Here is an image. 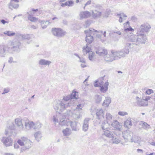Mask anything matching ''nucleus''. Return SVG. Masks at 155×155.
I'll list each match as a JSON object with an SVG mask.
<instances>
[{
	"mask_svg": "<svg viewBox=\"0 0 155 155\" xmlns=\"http://www.w3.org/2000/svg\"><path fill=\"white\" fill-rule=\"evenodd\" d=\"M151 28V26L148 23L141 25L138 30L137 34L131 35L129 38V40L132 42V44L128 43L127 45L130 48H132L133 45H140L145 44L147 40V37L144 32H148Z\"/></svg>",
	"mask_w": 155,
	"mask_h": 155,
	"instance_id": "1",
	"label": "nucleus"
},
{
	"mask_svg": "<svg viewBox=\"0 0 155 155\" xmlns=\"http://www.w3.org/2000/svg\"><path fill=\"white\" fill-rule=\"evenodd\" d=\"M91 47L88 46L87 44L83 48V52L84 55L88 53V58L91 61H93L95 58V54L91 51Z\"/></svg>",
	"mask_w": 155,
	"mask_h": 155,
	"instance_id": "2",
	"label": "nucleus"
},
{
	"mask_svg": "<svg viewBox=\"0 0 155 155\" xmlns=\"http://www.w3.org/2000/svg\"><path fill=\"white\" fill-rule=\"evenodd\" d=\"M93 31L95 32L97 31V30L93 28H90L88 30H86L84 31V32L86 35L85 38L86 41L87 43V44L89 46H90V45L88 44H90L94 40L93 36L92 35V32Z\"/></svg>",
	"mask_w": 155,
	"mask_h": 155,
	"instance_id": "3",
	"label": "nucleus"
},
{
	"mask_svg": "<svg viewBox=\"0 0 155 155\" xmlns=\"http://www.w3.org/2000/svg\"><path fill=\"white\" fill-rule=\"evenodd\" d=\"M72 117L74 119L78 120V119L81 118L82 115L79 113H75L74 111L73 112L71 110L69 109L67 110L63 114L62 117L64 118V119L66 117Z\"/></svg>",
	"mask_w": 155,
	"mask_h": 155,
	"instance_id": "4",
	"label": "nucleus"
},
{
	"mask_svg": "<svg viewBox=\"0 0 155 155\" xmlns=\"http://www.w3.org/2000/svg\"><path fill=\"white\" fill-rule=\"evenodd\" d=\"M61 115L59 112H57L56 115L53 117V120L54 124L58 122V119L60 120L59 124L61 126L66 124V121L64 120V118H62Z\"/></svg>",
	"mask_w": 155,
	"mask_h": 155,
	"instance_id": "5",
	"label": "nucleus"
},
{
	"mask_svg": "<svg viewBox=\"0 0 155 155\" xmlns=\"http://www.w3.org/2000/svg\"><path fill=\"white\" fill-rule=\"evenodd\" d=\"M68 104H65L63 101H59L58 103L56 104L54 106V108L55 110L57 111V112H59L61 114V112H62L68 106Z\"/></svg>",
	"mask_w": 155,
	"mask_h": 155,
	"instance_id": "6",
	"label": "nucleus"
},
{
	"mask_svg": "<svg viewBox=\"0 0 155 155\" xmlns=\"http://www.w3.org/2000/svg\"><path fill=\"white\" fill-rule=\"evenodd\" d=\"M25 119L21 120L19 118H16L15 120V124L19 131L22 130L24 128L23 124L25 123Z\"/></svg>",
	"mask_w": 155,
	"mask_h": 155,
	"instance_id": "7",
	"label": "nucleus"
},
{
	"mask_svg": "<svg viewBox=\"0 0 155 155\" xmlns=\"http://www.w3.org/2000/svg\"><path fill=\"white\" fill-rule=\"evenodd\" d=\"M61 101H63L65 104H69L68 107H70L74 103V101L71 99V97L70 95H68L66 96H64Z\"/></svg>",
	"mask_w": 155,
	"mask_h": 155,
	"instance_id": "8",
	"label": "nucleus"
},
{
	"mask_svg": "<svg viewBox=\"0 0 155 155\" xmlns=\"http://www.w3.org/2000/svg\"><path fill=\"white\" fill-rule=\"evenodd\" d=\"M1 141L3 143L4 145L6 147L10 146L12 145V140L9 137H3Z\"/></svg>",
	"mask_w": 155,
	"mask_h": 155,
	"instance_id": "9",
	"label": "nucleus"
},
{
	"mask_svg": "<svg viewBox=\"0 0 155 155\" xmlns=\"http://www.w3.org/2000/svg\"><path fill=\"white\" fill-rule=\"evenodd\" d=\"M52 32L54 35L57 37H62L64 35L62 30L60 28H53Z\"/></svg>",
	"mask_w": 155,
	"mask_h": 155,
	"instance_id": "10",
	"label": "nucleus"
},
{
	"mask_svg": "<svg viewBox=\"0 0 155 155\" xmlns=\"http://www.w3.org/2000/svg\"><path fill=\"white\" fill-rule=\"evenodd\" d=\"M111 55L115 58V60L124 57V54L122 51H116L114 50L111 51Z\"/></svg>",
	"mask_w": 155,
	"mask_h": 155,
	"instance_id": "11",
	"label": "nucleus"
},
{
	"mask_svg": "<svg viewBox=\"0 0 155 155\" xmlns=\"http://www.w3.org/2000/svg\"><path fill=\"white\" fill-rule=\"evenodd\" d=\"M24 123L25 128L27 130H29L32 128H33L35 126V123L33 121H30L27 118H25Z\"/></svg>",
	"mask_w": 155,
	"mask_h": 155,
	"instance_id": "12",
	"label": "nucleus"
},
{
	"mask_svg": "<svg viewBox=\"0 0 155 155\" xmlns=\"http://www.w3.org/2000/svg\"><path fill=\"white\" fill-rule=\"evenodd\" d=\"M21 45V43L18 41H13L11 43V49L13 51H18Z\"/></svg>",
	"mask_w": 155,
	"mask_h": 155,
	"instance_id": "13",
	"label": "nucleus"
},
{
	"mask_svg": "<svg viewBox=\"0 0 155 155\" xmlns=\"http://www.w3.org/2000/svg\"><path fill=\"white\" fill-rule=\"evenodd\" d=\"M136 103L138 106L139 107L146 106L148 105L147 102L145 101L144 99H140L138 97H136Z\"/></svg>",
	"mask_w": 155,
	"mask_h": 155,
	"instance_id": "14",
	"label": "nucleus"
},
{
	"mask_svg": "<svg viewBox=\"0 0 155 155\" xmlns=\"http://www.w3.org/2000/svg\"><path fill=\"white\" fill-rule=\"evenodd\" d=\"M109 85V82H108V80H107L103 85H100V90L101 92L102 93H106L108 90V86Z\"/></svg>",
	"mask_w": 155,
	"mask_h": 155,
	"instance_id": "15",
	"label": "nucleus"
},
{
	"mask_svg": "<svg viewBox=\"0 0 155 155\" xmlns=\"http://www.w3.org/2000/svg\"><path fill=\"white\" fill-rule=\"evenodd\" d=\"M96 53L99 56H103L107 54V50L104 48H99L96 51Z\"/></svg>",
	"mask_w": 155,
	"mask_h": 155,
	"instance_id": "16",
	"label": "nucleus"
},
{
	"mask_svg": "<svg viewBox=\"0 0 155 155\" xmlns=\"http://www.w3.org/2000/svg\"><path fill=\"white\" fill-rule=\"evenodd\" d=\"M97 118L99 120L104 118V110L101 109H97L96 114Z\"/></svg>",
	"mask_w": 155,
	"mask_h": 155,
	"instance_id": "17",
	"label": "nucleus"
},
{
	"mask_svg": "<svg viewBox=\"0 0 155 155\" xmlns=\"http://www.w3.org/2000/svg\"><path fill=\"white\" fill-rule=\"evenodd\" d=\"M105 76L104 75L103 77H102L99 78L97 81H96L94 84V85L95 87H99L100 85H102L104 84L103 81L104 78Z\"/></svg>",
	"mask_w": 155,
	"mask_h": 155,
	"instance_id": "18",
	"label": "nucleus"
},
{
	"mask_svg": "<svg viewBox=\"0 0 155 155\" xmlns=\"http://www.w3.org/2000/svg\"><path fill=\"white\" fill-rule=\"evenodd\" d=\"M104 60L107 61L111 62L115 60V58L113 55H111V52L110 53L106 54L104 56Z\"/></svg>",
	"mask_w": 155,
	"mask_h": 155,
	"instance_id": "19",
	"label": "nucleus"
},
{
	"mask_svg": "<svg viewBox=\"0 0 155 155\" xmlns=\"http://www.w3.org/2000/svg\"><path fill=\"white\" fill-rule=\"evenodd\" d=\"M90 120V118H87L84 120L83 126V130L84 132L86 131L88 129L89 122Z\"/></svg>",
	"mask_w": 155,
	"mask_h": 155,
	"instance_id": "20",
	"label": "nucleus"
},
{
	"mask_svg": "<svg viewBox=\"0 0 155 155\" xmlns=\"http://www.w3.org/2000/svg\"><path fill=\"white\" fill-rule=\"evenodd\" d=\"M123 137L126 142L127 141L131 139L132 138L131 134L129 131L124 132L123 133Z\"/></svg>",
	"mask_w": 155,
	"mask_h": 155,
	"instance_id": "21",
	"label": "nucleus"
},
{
	"mask_svg": "<svg viewBox=\"0 0 155 155\" xmlns=\"http://www.w3.org/2000/svg\"><path fill=\"white\" fill-rule=\"evenodd\" d=\"M130 41L131 42V43H127L126 44V46H125V47L124 49H122L121 51H122L123 52V53H124V57L125 56V55L126 54H129V50L128 49V47H129V48H133L134 47H135V46L137 45H133L131 46L132 47H133L132 48H130L129 46H127V45L128 43L132 44V43H133V42H132L130 40ZM138 45L139 46V45Z\"/></svg>",
	"mask_w": 155,
	"mask_h": 155,
	"instance_id": "22",
	"label": "nucleus"
},
{
	"mask_svg": "<svg viewBox=\"0 0 155 155\" xmlns=\"http://www.w3.org/2000/svg\"><path fill=\"white\" fill-rule=\"evenodd\" d=\"M79 15L81 19L87 18L90 16L91 13L88 11H85L80 12Z\"/></svg>",
	"mask_w": 155,
	"mask_h": 155,
	"instance_id": "23",
	"label": "nucleus"
},
{
	"mask_svg": "<svg viewBox=\"0 0 155 155\" xmlns=\"http://www.w3.org/2000/svg\"><path fill=\"white\" fill-rule=\"evenodd\" d=\"M24 141L25 142V147H23L24 148V150L28 149L30 148L31 147V143L30 140H28L26 138H25Z\"/></svg>",
	"mask_w": 155,
	"mask_h": 155,
	"instance_id": "24",
	"label": "nucleus"
},
{
	"mask_svg": "<svg viewBox=\"0 0 155 155\" xmlns=\"http://www.w3.org/2000/svg\"><path fill=\"white\" fill-rule=\"evenodd\" d=\"M102 135H104L109 138H114V136L112 132L108 130L104 131V133L102 134Z\"/></svg>",
	"mask_w": 155,
	"mask_h": 155,
	"instance_id": "25",
	"label": "nucleus"
},
{
	"mask_svg": "<svg viewBox=\"0 0 155 155\" xmlns=\"http://www.w3.org/2000/svg\"><path fill=\"white\" fill-rule=\"evenodd\" d=\"M110 123V125L113 127L118 130H120V123L117 120H114L113 122L111 121Z\"/></svg>",
	"mask_w": 155,
	"mask_h": 155,
	"instance_id": "26",
	"label": "nucleus"
},
{
	"mask_svg": "<svg viewBox=\"0 0 155 155\" xmlns=\"http://www.w3.org/2000/svg\"><path fill=\"white\" fill-rule=\"evenodd\" d=\"M101 12L95 10L92 11V15L94 18H100L102 15Z\"/></svg>",
	"mask_w": 155,
	"mask_h": 155,
	"instance_id": "27",
	"label": "nucleus"
},
{
	"mask_svg": "<svg viewBox=\"0 0 155 155\" xmlns=\"http://www.w3.org/2000/svg\"><path fill=\"white\" fill-rule=\"evenodd\" d=\"M19 4H16L12 2H10L8 4V8L12 10L14 9H17L19 7Z\"/></svg>",
	"mask_w": 155,
	"mask_h": 155,
	"instance_id": "28",
	"label": "nucleus"
},
{
	"mask_svg": "<svg viewBox=\"0 0 155 155\" xmlns=\"http://www.w3.org/2000/svg\"><path fill=\"white\" fill-rule=\"evenodd\" d=\"M27 14L28 15V18L31 21L35 22L38 21V18L36 17H33L32 16L33 15L32 12H27Z\"/></svg>",
	"mask_w": 155,
	"mask_h": 155,
	"instance_id": "29",
	"label": "nucleus"
},
{
	"mask_svg": "<svg viewBox=\"0 0 155 155\" xmlns=\"http://www.w3.org/2000/svg\"><path fill=\"white\" fill-rule=\"evenodd\" d=\"M51 63V61L44 59L40 60L38 62L39 64L41 65H49Z\"/></svg>",
	"mask_w": 155,
	"mask_h": 155,
	"instance_id": "30",
	"label": "nucleus"
},
{
	"mask_svg": "<svg viewBox=\"0 0 155 155\" xmlns=\"http://www.w3.org/2000/svg\"><path fill=\"white\" fill-rule=\"evenodd\" d=\"M110 123L107 121V120H104L102 123L101 125V128L103 130L107 129L109 126L110 125Z\"/></svg>",
	"mask_w": 155,
	"mask_h": 155,
	"instance_id": "31",
	"label": "nucleus"
},
{
	"mask_svg": "<svg viewBox=\"0 0 155 155\" xmlns=\"http://www.w3.org/2000/svg\"><path fill=\"white\" fill-rule=\"evenodd\" d=\"M139 125L142 126V127L145 130L150 128V126L147 123L144 121H140L139 123Z\"/></svg>",
	"mask_w": 155,
	"mask_h": 155,
	"instance_id": "32",
	"label": "nucleus"
},
{
	"mask_svg": "<svg viewBox=\"0 0 155 155\" xmlns=\"http://www.w3.org/2000/svg\"><path fill=\"white\" fill-rule=\"evenodd\" d=\"M83 107V105L81 104H79L77 106L76 109L74 110V111L75 113H79L81 115L82 112V108Z\"/></svg>",
	"mask_w": 155,
	"mask_h": 155,
	"instance_id": "33",
	"label": "nucleus"
},
{
	"mask_svg": "<svg viewBox=\"0 0 155 155\" xmlns=\"http://www.w3.org/2000/svg\"><path fill=\"white\" fill-rule=\"evenodd\" d=\"M111 101V99L110 97H106L102 105L105 107H107L109 106Z\"/></svg>",
	"mask_w": 155,
	"mask_h": 155,
	"instance_id": "34",
	"label": "nucleus"
},
{
	"mask_svg": "<svg viewBox=\"0 0 155 155\" xmlns=\"http://www.w3.org/2000/svg\"><path fill=\"white\" fill-rule=\"evenodd\" d=\"M132 124L131 121V119L128 118L124 123V126L127 128H129Z\"/></svg>",
	"mask_w": 155,
	"mask_h": 155,
	"instance_id": "35",
	"label": "nucleus"
},
{
	"mask_svg": "<svg viewBox=\"0 0 155 155\" xmlns=\"http://www.w3.org/2000/svg\"><path fill=\"white\" fill-rule=\"evenodd\" d=\"M62 132L64 136H69L71 134V130L69 128H66L62 130Z\"/></svg>",
	"mask_w": 155,
	"mask_h": 155,
	"instance_id": "36",
	"label": "nucleus"
},
{
	"mask_svg": "<svg viewBox=\"0 0 155 155\" xmlns=\"http://www.w3.org/2000/svg\"><path fill=\"white\" fill-rule=\"evenodd\" d=\"M77 122H72L71 123V126L73 130L76 131L79 130V129L77 127Z\"/></svg>",
	"mask_w": 155,
	"mask_h": 155,
	"instance_id": "37",
	"label": "nucleus"
},
{
	"mask_svg": "<svg viewBox=\"0 0 155 155\" xmlns=\"http://www.w3.org/2000/svg\"><path fill=\"white\" fill-rule=\"evenodd\" d=\"M34 136L35 139L38 142L41 137V132L38 131L36 132L35 133Z\"/></svg>",
	"mask_w": 155,
	"mask_h": 155,
	"instance_id": "38",
	"label": "nucleus"
},
{
	"mask_svg": "<svg viewBox=\"0 0 155 155\" xmlns=\"http://www.w3.org/2000/svg\"><path fill=\"white\" fill-rule=\"evenodd\" d=\"M106 118L107 121L109 123L111 121L112 115L109 113H107L106 114Z\"/></svg>",
	"mask_w": 155,
	"mask_h": 155,
	"instance_id": "39",
	"label": "nucleus"
},
{
	"mask_svg": "<svg viewBox=\"0 0 155 155\" xmlns=\"http://www.w3.org/2000/svg\"><path fill=\"white\" fill-rule=\"evenodd\" d=\"M6 47L4 46L2 49L0 50V55L2 57H4L5 54V52L6 51Z\"/></svg>",
	"mask_w": 155,
	"mask_h": 155,
	"instance_id": "40",
	"label": "nucleus"
},
{
	"mask_svg": "<svg viewBox=\"0 0 155 155\" xmlns=\"http://www.w3.org/2000/svg\"><path fill=\"white\" fill-rule=\"evenodd\" d=\"M4 34L8 36H12L15 35V34L12 31H6L4 32Z\"/></svg>",
	"mask_w": 155,
	"mask_h": 155,
	"instance_id": "41",
	"label": "nucleus"
},
{
	"mask_svg": "<svg viewBox=\"0 0 155 155\" xmlns=\"http://www.w3.org/2000/svg\"><path fill=\"white\" fill-rule=\"evenodd\" d=\"M42 124L39 122H37L35 124V126L33 127V128L35 129H39L41 127Z\"/></svg>",
	"mask_w": 155,
	"mask_h": 155,
	"instance_id": "42",
	"label": "nucleus"
},
{
	"mask_svg": "<svg viewBox=\"0 0 155 155\" xmlns=\"http://www.w3.org/2000/svg\"><path fill=\"white\" fill-rule=\"evenodd\" d=\"M24 138V137L21 138V139H19L17 141L18 143L21 146L24 145H25Z\"/></svg>",
	"mask_w": 155,
	"mask_h": 155,
	"instance_id": "43",
	"label": "nucleus"
},
{
	"mask_svg": "<svg viewBox=\"0 0 155 155\" xmlns=\"http://www.w3.org/2000/svg\"><path fill=\"white\" fill-rule=\"evenodd\" d=\"M31 38L30 35L28 34L23 35H22V39L29 40Z\"/></svg>",
	"mask_w": 155,
	"mask_h": 155,
	"instance_id": "44",
	"label": "nucleus"
},
{
	"mask_svg": "<svg viewBox=\"0 0 155 155\" xmlns=\"http://www.w3.org/2000/svg\"><path fill=\"white\" fill-rule=\"evenodd\" d=\"M110 11L109 10H107L104 12V13L103 14V17H104L107 18L109 15H110Z\"/></svg>",
	"mask_w": 155,
	"mask_h": 155,
	"instance_id": "45",
	"label": "nucleus"
},
{
	"mask_svg": "<svg viewBox=\"0 0 155 155\" xmlns=\"http://www.w3.org/2000/svg\"><path fill=\"white\" fill-rule=\"evenodd\" d=\"M140 138L138 137L137 136L133 138H132L131 140L132 142H134L135 143H138L140 142L139 140Z\"/></svg>",
	"mask_w": 155,
	"mask_h": 155,
	"instance_id": "46",
	"label": "nucleus"
},
{
	"mask_svg": "<svg viewBox=\"0 0 155 155\" xmlns=\"http://www.w3.org/2000/svg\"><path fill=\"white\" fill-rule=\"evenodd\" d=\"M112 140L113 141L112 143H114L118 144L120 142V140H119L114 137V138H112Z\"/></svg>",
	"mask_w": 155,
	"mask_h": 155,
	"instance_id": "47",
	"label": "nucleus"
},
{
	"mask_svg": "<svg viewBox=\"0 0 155 155\" xmlns=\"http://www.w3.org/2000/svg\"><path fill=\"white\" fill-rule=\"evenodd\" d=\"M77 93V92H74L72 93L70 95L71 97V99L72 100H74V99H77V98L76 97V94Z\"/></svg>",
	"mask_w": 155,
	"mask_h": 155,
	"instance_id": "48",
	"label": "nucleus"
},
{
	"mask_svg": "<svg viewBox=\"0 0 155 155\" xmlns=\"http://www.w3.org/2000/svg\"><path fill=\"white\" fill-rule=\"evenodd\" d=\"M118 114L119 115L124 116L127 115L128 113L126 112L119 111L118 112Z\"/></svg>",
	"mask_w": 155,
	"mask_h": 155,
	"instance_id": "49",
	"label": "nucleus"
},
{
	"mask_svg": "<svg viewBox=\"0 0 155 155\" xmlns=\"http://www.w3.org/2000/svg\"><path fill=\"white\" fill-rule=\"evenodd\" d=\"M96 99L97 102H100L102 100L101 97L98 95L96 96Z\"/></svg>",
	"mask_w": 155,
	"mask_h": 155,
	"instance_id": "50",
	"label": "nucleus"
},
{
	"mask_svg": "<svg viewBox=\"0 0 155 155\" xmlns=\"http://www.w3.org/2000/svg\"><path fill=\"white\" fill-rule=\"evenodd\" d=\"M10 91V89L8 88H5L4 89L3 92L2 93V94L8 93Z\"/></svg>",
	"mask_w": 155,
	"mask_h": 155,
	"instance_id": "51",
	"label": "nucleus"
},
{
	"mask_svg": "<svg viewBox=\"0 0 155 155\" xmlns=\"http://www.w3.org/2000/svg\"><path fill=\"white\" fill-rule=\"evenodd\" d=\"M134 31V29L132 28L131 27L124 29V31Z\"/></svg>",
	"mask_w": 155,
	"mask_h": 155,
	"instance_id": "52",
	"label": "nucleus"
},
{
	"mask_svg": "<svg viewBox=\"0 0 155 155\" xmlns=\"http://www.w3.org/2000/svg\"><path fill=\"white\" fill-rule=\"evenodd\" d=\"M68 2V6H72L74 4V2L71 1H69Z\"/></svg>",
	"mask_w": 155,
	"mask_h": 155,
	"instance_id": "53",
	"label": "nucleus"
},
{
	"mask_svg": "<svg viewBox=\"0 0 155 155\" xmlns=\"http://www.w3.org/2000/svg\"><path fill=\"white\" fill-rule=\"evenodd\" d=\"M153 92V90L151 89H148L146 91V93L148 95L150 94Z\"/></svg>",
	"mask_w": 155,
	"mask_h": 155,
	"instance_id": "54",
	"label": "nucleus"
},
{
	"mask_svg": "<svg viewBox=\"0 0 155 155\" xmlns=\"http://www.w3.org/2000/svg\"><path fill=\"white\" fill-rule=\"evenodd\" d=\"M9 128L11 130H14L15 129V126L14 124H12L9 127Z\"/></svg>",
	"mask_w": 155,
	"mask_h": 155,
	"instance_id": "55",
	"label": "nucleus"
},
{
	"mask_svg": "<svg viewBox=\"0 0 155 155\" xmlns=\"http://www.w3.org/2000/svg\"><path fill=\"white\" fill-rule=\"evenodd\" d=\"M99 33H103V35H104V37H106V32L105 31H104L103 33V31H98L97 32Z\"/></svg>",
	"mask_w": 155,
	"mask_h": 155,
	"instance_id": "56",
	"label": "nucleus"
},
{
	"mask_svg": "<svg viewBox=\"0 0 155 155\" xmlns=\"http://www.w3.org/2000/svg\"><path fill=\"white\" fill-rule=\"evenodd\" d=\"M132 21L134 22L137 21V18L135 16H132L131 18Z\"/></svg>",
	"mask_w": 155,
	"mask_h": 155,
	"instance_id": "57",
	"label": "nucleus"
},
{
	"mask_svg": "<svg viewBox=\"0 0 155 155\" xmlns=\"http://www.w3.org/2000/svg\"><path fill=\"white\" fill-rule=\"evenodd\" d=\"M79 59L80 60L79 61L80 62L83 63H85V61L84 60V58H81V57H80V58H79Z\"/></svg>",
	"mask_w": 155,
	"mask_h": 155,
	"instance_id": "58",
	"label": "nucleus"
},
{
	"mask_svg": "<svg viewBox=\"0 0 155 155\" xmlns=\"http://www.w3.org/2000/svg\"><path fill=\"white\" fill-rule=\"evenodd\" d=\"M41 23L42 24L43 23V24H48L49 23V21H41Z\"/></svg>",
	"mask_w": 155,
	"mask_h": 155,
	"instance_id": "59",
	"label": "nucleus"
},
{
	"mask_svg": "<svg viewBox=\"0 0 155 155\" xmlns=\"http://www.w3.org/2000/svg\"><path fill=\"white\" fill-rule=\"evenodd\" d=\"M19 146L18 145V144L17 143H15L14 145V147L15 148V149H18L19 148Z\"/></svg>",
	"mask_w": 155,
	"mask_h": 155,
	"instance_id": "60",
	"label": "nucleus"
},
{
	"mask_svg": "<svg viewBox=\"0 0 155 155\" xmlns=\"http://www.w3.org/2000/svg\"><path fill=\"white\" fill-rule=\"evenodd\" d=\"M91 1L89 0L85 4V6H86L87 5H89L91 4Z\"/></svg>",
	"mask_w": 155,
	"mask_h": 155,
	"instance_id": "61",
	"label": "nucleus"
},
{
	"mask_svg": "<svg viewBox=\"0 0 155 155\" xmlns=\"http://www.w3.org/2000/svg\"><path fill=\"white\" fill-rule=\"evenodd\" d=\"M1 22L2 24H3L4 25H5V23H8V21H5L4 19H2L1 20Z\"/></svg>",
	"mask_w": 155,
	"mask_h": 155,
	"instance_id": "62",
	"label": "nucleus"
},
{
	"mask_svg": "<svg viewBox=\"0 0 155 155\" xmlns=\"http://www.w3.org/2000/svg\"><path fill=\"white\" fill-rule=\"evenodd\" d=\"M8 62L10 63H11L13 62V58L12 57H10L9 58Z\"/></svg>",
	"mask_w": 155,
	"mask_h": 155,
	"instance_id": "63",
	"label": "nucleus"
},
{
	"mask_svg": "<svg viewBox=\"0 0 155 155\" xmlns=\"http://www.w3.org/2000/svg\"><path fill=\"white\" fill-rule=\"evenodd\" d=\"M114 33H117L119 35H120L121 34V32L120 31H112Z\"/></svg>",
	"mask_w": 155,
	"mask_h": 155,
	"instance_id": "64",
	"label": "nucleus"
}]
</instances>
